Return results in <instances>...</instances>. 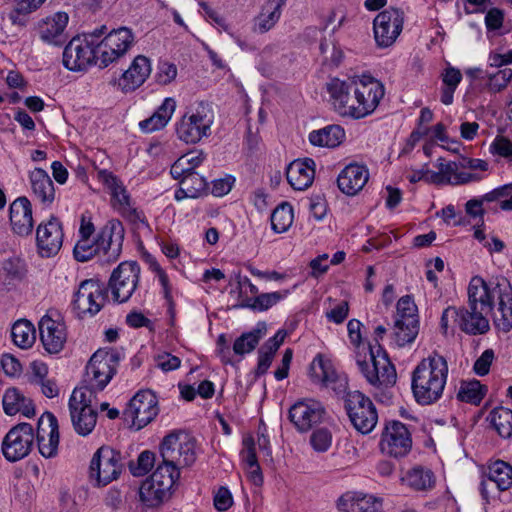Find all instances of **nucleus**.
<instances>
[{
	"label": "nucleus",
	"instance_id": "49",
	"mask_svg": "<svg viewBox=\"0 0 512 512\" xmlns=\"http://www.w3.org/2000/svg\"><path fill=\"white\" fill-rule=\"evenodd\" d=\"M263 335L264 332L260 328H256L250 332L243 333L235 340L233 344L234 353L242 356L252 352L258 345Z\"/></svg>",
	"mask_w": 512,
	"mask_h": 512
},
{
	"label": "nucleus",
	"instance_id": "30",
	"mask_svg": "<svg viewBox=\"0 0 512 512\" xmlns=\"http://www.w3.org/2000/svg\"><path fill=\"white\" fill-rule=\"evenodd\" d=\"M29 183L34 198L44 207H50L56 196L54 183L49 174L42 168L29 172Z\"/></svg>",
	"mask_w": 512,
	"mask_h": 512
},
{
	"label": "nucleus",
	"instance_id": "60",
	"mask_svg": "<svg viewBox=\"0 0 512 512\" xmlns=\"http://www.w3.org/2000/svg\"><path fill=\"white\" fill-rule=\"evenodd\" d=\"M235 183V178L227 175L224 178L215 179L212 182V194L217 197H222L228 194Z\"/></svg>",
	"mask_w": 512,
	"mask_h": 512
},
{
	"label": "nucleus",
	"instance_id": "21",
	"mask_svg": "<svg viewBox=\"0 0 512 512\" xmlns=\"http://www.w3.org/2000/svg\"><path fill=\"white\" fill-rule=\"evenodd\" d=\"M124 240V228L120 221H108L100 230L96 241L100 252L108 262L116 261L121 252Z\"/></svg>",
	"mask_w": 512,
	"mask_h": 512
},
{
	"label": "nucleus",
	"instance_id": "11",
	"mask_svg": "<svg viewBox=\"0 0 512 512\" xmlns=\"http://www.w3.org/2000/svg\"><path fill=\"white\" fill-rule=\"evenodd\" d=\"M345 409L353 427L361 434H369L376 426L378 414L371 399L360 391L348 392Z\"/></svg>",
	"mask_w": 512,
	"mask_h": 512
},
{
	"label": "nucleus",
	"instance_id": "23",
	"mask_svg": "<svg viewBox=\"0 0 512 512\" xmlns=\"http://www.w3.org/2000/svg\"><path fill=\"white\" fill-rule=\"evenodd\" d=\"M36 438L40 454L45 458H52L57 454L59 445V430L56 417L45 412L37 423Z\"/></svg>",
	"mask_w": 512,
	"mask_h": 512
},
{
	"label": "nucleus",
	"instance_id": "3",
	"mask_svg": "<svg viewBox=\"0 0 512 512\" xmlns=\"http://www.w3.org/2000/svg\"><path fill=\"white\" fill-rule=\"evenodd\" d=\"M445 357L434 352L423 358L411 373V391L420 405H431L442 396L448 378Z\"/></svg>",
	"mask_w": 512,
	"mask_h": 512
},
{
	"label": "nucleus",
	"instance_id": "9",
	"mask_svg": "<svg viewBox=\"0 0 512 512\" xmlns=\"http://www.w3.org/2000/svg\"><path fill=\"white\" fill-rule=\"evenodd\" d=\"M119 361L116 350H97L86 365L84 383L102 391L116 374Z\"/></svg>",
	"mask_w": 512,
	"mask_h": 512
},
{
	"label": "nucleus",
	"instance_id": "51",
	"mask_svg": "<svg viewBox=\"0 0 512 512\" xmlns=\"http://www.w3.org/2000/svg\"><path fill=\"white\" fill-rule=\"evenodd\" d=\"M74 257L77 261L86 262L95 255L101 254L97 241L90 238H80L74 247Z\"/></svg>",
	"mask_w": 512,
	"mask_h": 512
},
{
	"label": "nucleus",
	"instance_id": "58",
	"mask_svg": "<svg viewBox=\"0 0 512 512\" xmlns=\"http://www.w3.org/2000/svg\"><path fill=\"white\" fill-rule=\"evenodd\" d=\"M233 504L232 494L226 487H220L214 495V506L220 512L227 511Z\"/></svg>",
	"mask_w": 512,
	"mask_h": 512
},
{
	"label": "nucleus",
	"instance_id": "25",
	"mask_svg": "<svg viewBox=\"0 0 512 512\" xmlns=\"http://www.w3.org/2000/svg\"><path fill=\"white\" fill-rule=\"evenodd\" d=\"M40 340L45 350L51 354L60 352L67 340V331L64 322L60 319H53L44 315L39 323Z\"/></svg>",
	"mask_w": 512,
	"mask_h": 512
},
{
	"label": "nucleus",
	"instance_id": "29",
	"mask_svg": "<svg viewBox=\"0 0 512 512\" xmlns=\"http://www.w3.org/2000/svg\"><path fill=\"white\" fill-rule=\"evenodd\" d=\"M369 179V171L364 165L349 164L338 175L339 189L346 195L353 196L363 189Z\"/></svg>",
	"mask_w": 512,
	"mask_h": 512
},
{
	"label": "nucleus",
	"instance_id": "56",
	"mask_svg": "<svg viewBox=\"0 0 512 512\" xmlns=\"http://www.w3.org/2000/svg\"><path fill=\"white\" fill-rule=\"evenodd\" d=\"M489 150L494 155H499L512 161V142L503 136H497L490 144Z\"/></svg>",
	"mask_w": 512,
	"mask_h": 512
},
{
	"label": "nucleus",
	"instance_id": "61",
	"mask_svg": "<svg viewBox=\"0 0 512 512\" xmlns=\"http://www.w3.org/2000/svg\"><path fill=\"white\" fill-rule=\"evenodd\" d=\"M494 359V352L491 349L485 350L481 356L476 360L474 364V371L479 376H484L488 374L490 370V366Z\"/></svg>",
	"mask_w": 512,
	"mask_h": 512
},
{
	"label": "nucleus",
	"instance_id": "10",
	"mask_svg": "<svg viewBox=\"0 0 512 512\" xmlns=\"http://www.w3.org/2000/svg\"><path fill=\"white\" fill-rule=\"evenodd\" d=\"M102 32H94L85 38L74 37L65 46L63 51V65L71 71L85 70L94 60L98 61L96 40Z\"/></svg>",
	"mask_w": 512,
	"mask_h": 512
},
{
	"label": "nucleus",
	"instance_id": "20",
	"mask_svg": "<svg viewBox=\"0 0 512 512\" xmlns=\"http://www.w3.org/2000/svg\"><path fill=\"white\" fill-rule=\"evenodd\" d=\"M63 228L61 221L54 216L42 221L36 229V246L42 257L55 256L63 244Z\"/></svg>",
	"mask_w": 512,
	"mask_h": 512
},
{
	"label": "nucleus",
	"instance_id": "5",
	"mask_svg": "<svg viewBox=\"0 0 512 512\" xmlns=\"http://www.w3.org/2000/svg\"><path fill=\"white\" fill-rule=\"evenodd\" d=\"M214 118V111L208 103H198L176 122L177 137L187 144H196L208 138L212 133Z\"/></svg>",
	"mask_w": 512,
	"mask_h": 512
},
{
	"label": "nucleus",
	"instance_id": "40",
	"mask_svg": "<svg viewBox=\"0 0 512 512\" xmlns=\"http://www.w3.org/2000/svg\"><path fill=\"white\" fill-rule=\"evenodd\" d=\"M402 480L407 486L417 491L431 489L435 483L432 471L420 466L409 470Z\"/></svg>",
	"mask_w": 512,
	"mask_h": 512
},
{
	"label": "nucleus",
	"instance_id": "55",
	"mask_svg": "<svg viewBox=\"0 0 512 512\" xmlns=\"http://www.w3.org/2000/svg\"><path fill=\"white\" fill-rule=\"evenodd\" d=\"M512 79V69L504 68L499 70L497 73L488 76L487 87L492 93L502 91L507 87Z\"/></svg>",
	"mask_w": 512,
	"mask_h": 512
},
{
	"label": "nucleus",
	"instance_id": "2",
	"mask_svg": "<svg viewBox=\"0 0 512 512\" xmlns=\"http://www.w3.org/2000/svg\"><path fill=\"white\" fill-rule=\"evenodd\" d=\"M494 296H497V310L494 324L504 332L512 329V286L504 278L485 282L481 277H473L468 286V307L487 314L492 312Z\"/></svg>",
	"mask_w": 512,
	"mask_h": 512
},
{
	"label": "nucleus",
	"instance_id": "36",
	"mask_svg": "<svg viewBox=\"0 0 512 512\" xmlns=\"http://www.w3.org/2000/svg\"><path fill=\"white\" fill-rule=\"evenodd\" d=\"M285 0L268 1L260 15L255 20V30L260 33L269 31L278 22L281 16V8Z\"/></svg>",
	"mask_w": 512,
	"mask_h": 512
},
{
	"label": "nucleus",
	"instance_id": "7",
	"mask_svg": "<svg viewBox=\"0 0 512 512\" xmlns=\"http://www.w3.org/2000/svg\"><path fill=\"white\" fill-rule=\"evenodd\" d=\"M97 179L108 190L111 206L118 214L133 224L145 223L143 213L135 207L123 182L113 172L97 169Z\"/></svg>",
	"mask_w": 512,
	"mask_h": 512
},
{
	"label": "nucleus",
	"instance_id": "13",
	"mask_svg": "<svg viewBox=\"0 0 512 512\" xmlns=\"http://www.w3.org/2000/svg\"><path fill=\"white\" fill-rule=\"evenodd\" d=\"M134 43L135 35L130 28L120 27L112 30L97 43L99 66L107 67L119 60L132 48Z\"/></svg>",
	"mask_w": 512,
	"mask_h": 512
},
{
	"label": "nucleus",
	"instance_id": "39",
	"mask_svg": "<svg viewBox=\"0 0 512 512\" xmlns=\"http://www.w3.org/2000/svg\"><path fill=\"white\" fill-rule=\"evenodd\" d=\"M487 477L499 491L508 490L512 486V466L505 461L497 460L488 466Z\"/></svg>",
	"mask_w": 512,
	"mask_h": 512
},
{
	"label": "nucleus",
	"instance_id": "35",
	"mask_svg": "<svg viewBox=\"0 0 512 512\" xmlns=\"http://www.w3.org/2000/svg\"><path fill=\"white\" fill-rule=\"evenodd\" d=\"M171 492L146 479L139 488L140 501L147 508H156L163 504Z\"/></svg>",
	"mask_w": 512,
	"mask_h": 512
},
{
	"label": "nucleus",
	"instance_id": "12",
	"mask_svg": "<svg viewBox=\"0 0 512 512\" xmlns=\"http://www.w3.org/2000/svg\"><path fill=\"white\" fill-rule=\"evenodd\" d=\"M107 289L99 280L82 281L72 300L73 310L81 318L96 315L105 305Z\"/></svg>",
	"mask_w": 512,
	"mask_h": 512
},
{
	"label": "nucleus",
	"instance_id": "8",
	"mask_svg": "<svg viewBox=\"0 0 512 512\" xmlns=\"http://www.w3.org/2000/svg\"><path fill=\"white\" fill-rule=\"evenodd\" d=\"M487 315L478 309L449 306L442 313L440 326L445 334L456 327L470 335L484 334L490 328Z\"/></svg>",
	"mask_w": 512,
	"mask_h": 512
},
{
	"label": "nucleus",
	"instance_id": "59",
	"mask_svg": "<svg viewBox=\"0 0 512 512\" xmlns=\"http://www.w3.org/2000/svg\"><path fill=\"white\" fill-rule=\"evenodd\" d=\"M438 168V172L443 178L445 184H452L453 178L458 171V165L452 161H444V159L439 158L436 164Z\"/></svg>",
	"mask_w": 512,
	"mask_h": 512
},
{
	"label": "nucleus",
	"instance_id": "53",
	"mask_svg": "<svg viewBox=\"0 0 512 512\" xmlns=\"http://www.w3.org/2000/svg\"><path fill=\"white\" fill-rule=\"evenodd\" d=\"M21 403H25V397L16 388H9L5 391L2 399L4 412L7 415H15L20 410Z\"/></svg>",
	"mask_w": 512,
	"mask_h": 512
},
{
	"label": "nucleus",
	"instance_id": "27",
	"mask_svg": "<svg viewBox=\"0 0 512 512\" xmlns=\"http://www.w3.org/2000/svg\"><path fill=\"white\" fill-rule=\"evenodd\" d=\"M341 512H382L383 499L359 492H347L337 500Z\"/></svg>",
	"mask_w": 512,
	"mask_h": 512
},
{
	"label": "nucleus",
	"instance_id": "24",
	"mask_svg": "<svg viewBox=\"0 0 512 512\" xmlns=\"http://www.w3.org/2000/svg\"><path fill=\"white\" fill-rule=\"evenodd\" d=\"M69 16L56 12L38 21L36 30L39 38L48 45L61 46L67 40L66 27Z\"/></svg>",
	"mask_w": 512,
	"mask_h": 512
},
{
	"label": "nucleus",
	"instance_id": "52",
	"mask_svg": "<svg viewBox=\"0 0 512 512\" xmlns=\"http://www.w3.org/2000/svg\"><path fill=\"white\" fill-rule=\"evenodd\" d=\"M415 332L410 333V326L407 327L406 322L400 321L395 322L393 327V334L392 338L394 343L398 347H404L408 344H411L416 339L418 332H419V324H415Z\"/></svg>",
	"mask_w": 512,
	"mask_h": 512
},
{
	"label": "nucleus",
	"instance_id": "4",
	"mask_svg": "<svg viewBox=\"0 0 512 512\" xmlns=\"http://www.w3.org/2000/svg\"><path fill=\"white\" fill-rule=\"evenodd\" d=\"M374 333V340L378 346L376 348L372 346L369 347L371 363L358 359L357 365L360 372L372 386H392L397 379L396 369L390 362L387 353L379 345V340L382 339L386 333V328L379 325L375 328Z\"/></svg>",
	"mask_w": 512,
	"mask_h": 512
},
{
	"label": "nucleus",
	"instance_id": "6",
	"mask_svg": "<svg viewBox=\"0 0 512 512\" xmlns=\"http://www.w3.org/2000/svg\"><path fill=\"white\" fill-rule=\"evenodd\" d=\"M197 441L187 432L175 431L166 435L160 444V455L166 463L181 469L197 459Z\"/></svg>",
	"mask_w": 512,
	"mask_h": 512
},
{
	"label": "nucleus",
	"instance_id": "16",
	"mask_svg": "<svg viewBox=\"0 0 512 512\" xmlns=\"http://www.w3.org/2000/svg\"><path fill=\"white\" fill-rule=\"evenodd\" d=\"M404 13L398 8L380 12L373 21L374 39L378 47H390L403 29Z\"/></svg>",
	"mask_w": 512,
	"mask_h": 512
},
{
	"label": "nucleus",
	"instance_id": "62",
	"mask_svg": "<svg viewBox=\"0 0 512 512\" xmlns=\"http://www.w3.org/2000/svg\"><path fill=\"white\" fill-rule=\"evenodd\" d=\"M0 365L4 373L8 376H15L21 371L20 362L11 354L2 355Z\"/></svg>",
	"mask_w": 512,
	"mask_h": 512
},
{
	"label": "nucleus",
	"instance_id": "63",
	"mask_svg": "<svg viewBox=\"0 0 512 512\" xmlns=\"http://www.w3.org/2000/svg\"><path fill=\"white\" fill-rule=\"evenodd\" d=\"M504 13L498 8L490 9L485 16V25L488 30H498L502 27Z\"/></svg>",
	"mask_w": 512,
	"mask_h": 512
},
{
	"label": "nucleus",
	"instance_id": "17",
	"mask_svg": "<svg viewBox=\"0 0 512 512\" xmlns=\"http://www.w3.org/2000/svg\"><path fill=\"white\" fill-rule=\"evenodd\" d=\"M34 431L31 424L20 423L9 430L2 442L4 457L16 462L26 457L33 446Z\"/></svg>",
	"mask_w": 512,
	"mask_h": 512
},
{
	"label": "nucleus",
	"instance_id": "64",
	"mask_svg": "<svg viewBox=\"0 0 512 512\" xmlns=\"http://www.w3.org/2000/svg\"><path fill=\"white\" fill-rule=\"evenodd\" d=\"M462 80V74L459 69L449 66L442 73V81L445 87L455 89Z\"/></svg>",
	"mask_w": 512,
	"mask_h": 512
},
{
	"label": "nucleus",
	"instance_id": "54",
	"mask_svg": "<svg viewBox=\"0 0 512 512\" xmlns=\"http://www.w3.org/2000/svg\"><path fill=\"white\" fill-rule=\"evenodd\" d=\"M332 433L327 428H319L310 436V444L319 453L328 451L332 445Z\"/></svg>",
	"mask_w": 512,
	"mask_h": 512
},
{
	"label": "nucleus",
	"instance_id": "1",
	"mask_svg": "<svg viewBox=\"0 0 512 512\" xmlns=\"http://www.w3.org/2000/svg\"><path fill=\"white\" fill-rule=\"evenodd\" d=\"M334 110L342 117L364 118L377 108L385 94L381 82L370 76L347 81L333 78L327 83Z\"/></svg>",
	"mask_w": 512,
	"mask_h": 512
},
{
	"label": "nucleus",
	"instance_id": "45",
	"mask_svg": "<svg viewBox=\"0 0 512 512\" xmlns=\"http://www.w3.org/2000/svg\"><path fill=\"white\" fill-rule=\"evenodd\" d=\"M488 419L502 438H509L512 436V410L505 407L494 408Z\"/></svg>",
	"mask_w": 512,
	"mask_h": 512
},
{
	"label": "nucleus",
	"instance_id": "50",
	"mask_svg": "<svg viewBox=\"0 0 512 512\" xmlns=\"http://www.w3.org/2000/svg\"><path fill=\"white\" fill-rule=\"evenodd\" d=\"M155 464V454L149 450L140 453L136 461L129 463V470L135 477L146 475Z\"/></svg>",
	"mask_w": 512,
	"mask_h": 512
},
{
	"label": "nucleus",
	"instance_id": "47",
	"mask_svg": "<svg viewBox=\"0 0 512 512\" xmlns=\"http://www.w3.org/2000/svg\"><path fill=\"white\" fill-rule=\"evenodd\" d=\"M293 223V208L289 203L278 205L271 214V227L276 233H283Z\"/></svg>",
	"mask_w": 512,
	"mask_h": 512
},
{
	"label": "nucleus",
	"instance_id": "26",
	"mask_svg": "<svg viewBox=\"0 0 512 512\" xmlns=\"http://www.w3.org/2000/svg\"><path fill=\"white\" fill-rule=\"evenodd\" d=\"M9 220L13 233L21 237L32 234L34 219L32 204L26 196L16 198L9 206Z\"/></svg>",
	"mask_w": 512,
	"mask_h": 512
},
{
	"label": "nucleus",
	"instance_id": "37",
	"mask_svg": "<svg viewBox=\"0 0 512 512\" xmlns=\"http://www.w3.org/2000/svg\"><path fill=\"white\" fill-rule=\"evenodd\" d=\"M309 374L313 382L329 386L337 380V373L329 360L317 355L310 364Z\"/></svg>",
	"mask_w": 512,
	"mask_h": 512
},
{
	"label": "nucleus",
	"instance_id": "33",
	"mask_svg": "<svg viewBox=\"0 0 512 512\" xmlns=\"http://www.w3.org/2000/svg\"><path fill=\"white\" fill-rule=\"evenodd\" d=\"M345 138V132L339 125H328L309 133V142L317 147L335 148Z\"/></svg>",
	"mask_w": 512,
	"mask_h": 512
},
{
	"label": "nucleus",
	"instance_id": "44",
	"mask_svg": "<svg viewBox=\"0 0 512 512\" xmlns=\"http://www.w3.org/2000/svg\"><path fill=\"white\" fill-rule=\"evenodd\" d=\"M396 309L395 322H406L407 327L410 326V333H414L415 324H419V319L418 309L413 298L409 295L401 297L397 302Z\"/></svg>",
	"mask_w": 512,
	"mask_h": 512
},
{
	"label": "nucleus",
	"instance_id": "14",
	"mask_svg": "<svg viewBox=\"0 0 512 512\" xmlns=\"http://www.w3.org/2000/svg\"><path fill=\"white\" fill-rule=\"evenodd\" d=\"M159 413L158 400L151 390L138 391L123 412L130 427L140 430L152 422Z\"/></svg>",
	"mask_w": 512,
	"mask_h": 512
},
{
	"label": "nucleus",
	"instance_id": "41",
	"mask_svg": "<svg viewBox=\"0 0 512 512\" xmlns=\"http://www.w3.org/2000/svg\"><path fill=\"white\" fill-rule=\"evenodd\" d=\"M179 477L180 469L162 460V463L157 465L155 471L147 479L171 492Z\"/></svg>",
	"mask_w": 512,
	"mask_h": 512
},
{
	"label": "nucleus",
	"instance_id": "32",
	"mask_svg": "<svg viewBox=\"0 0 512 512\" xmlns=\"http://www.w3.org/2000/svg\"><path fill=\"white\" fill-rule=\"evenodd\" d=\"M176 110V100L172 97L164 99L157 110L147 119L140 121L139 127L144 133H152L163 129Z\"/></svg>",
	"mask_w": 512,
	"mask_h": 512
},
{
	"label": "nucleus",
	"instance_id": "42",
	"mask_svg": "<svg viewBox=\"0 0 512 512\" xmlns=\"http://www.w3.org/2000/svg\"><path fill=\"white\" fill-rule=\"evenodd\" d=\"M11 337L18 347L22 349L30 348L36 339L35 328L30 321L20 319L13 324Z\"/></svg>",
	"mask_w": 512,
	"mask_h": 512
},
{
	"label": "nucleus",
	"instance_id": "43",
	"mask_svg": "<svg viewBox=\"0 0 512 512\" xmlns=\"http://www.w3.org/2000/svg\"><path fill=\"white\" fill-rule=\"evenodd\" d=\"M72 425L77 434L89 435L95 428L97 413L94 409L70 410Z\"/></svg>",
	"mask_w": 512,
	"mask_h": 512
},
{
	"label": "nucleus",
	"instance_id": "15",
	"mask_svg": "<svg viewBox=\"0 0 512 512\" xmlns=\"http://www.w3.org/2000/svg\"><path fill=\"white\" fill-rule=\"evenodd\" d=\"M140 276V267L135 261L121 262L112 272L108 288L114 301L124 303L134 293Z\"/></svg>",
	"mask_w": 512,
	"mask_h": 512
},
{
	"label": "nucleus",
	"instance_id": "46",
	"mask_svg": "<svg viewBox=\"0 0 512 512\" xmlns=\"http://www.w3.org/2000/svg\"><path fill=\"white\" fill-rule=\"evenodd\" d=\"M486 387L476 379L462 380L457 392L460 401L478 405L484 398Z\"/></svg>",
	"mask_w": 512,
	"mask_h": 512
},
{
	"label": "nucleus",
	"instance_id": "22",
	"mask_svg": "<svg viewBox=\"0 0 512 512\" xmlns=\"http://www.w3.org/2000/svg\"><path fill=\"white\" fill-rule=\"evenodd\" d=\"M322 404L316 400L296 402L289 410V419L300 432H307L322 421L324 415Z\"/></svg>",
	"mask_w": 512,
	"mask_h": 512
},
{
	"label": "nucleus",
	"instance_id": "19",
	"mask_svg": "<svg viewBox=\"0 0 512 512\" xmlns=\"http://www.w3.org/2000/svg\"><path fill=\"white\" fill-rule=\"evenodd\" d=\"M411 446L407 427L400 421L387 422L380 441L381 451L393 457H402L410 451Z\"/></svg>",
	"mask_w": 512,
	"mask_h": 512
},
{
	"label": "nucleus",
	"instance_id": "34",
	"mask_svg": "<svg viewBox=\"0 0 512 512\" xmlns=\"http://www.w3.org/2000/svg\"><path fill=\"white\" fill-rule=\"evenodd\" d=\"M208 185L204 177L198 173L188 174L180 181V188L175 191V199L181 201L185 198H199L206 194Z\"/></svg>",
	"mask_w": 512,
	"mask_h": 512
},
{
	"label": "nucleus",
	"instance_id": "57",
	"mask_svg": "<svg viewBox=\"0 0 512 512\" xmlns=\"http://www.w3.org/2000/svg\"><path fill=\"white\" fill-rule=\"evenodd\" d=\"M177 76V67L173 63L161 62L158 65L155 75L159 84L167 85L171 83Z\"/></svg>",
	"mask_w": 512,
	"mask_h": 512
},
{
	"label": "nucleus",
	"instance_id": "18",
	"mask_svg": "<svg viewBox=\"0 0 512 512\" xmlns=\"http://www.w3.org/2000/svg\"><path fill=\"white\" fill-rule=\"evenodd\" d=\"M121 472L120 454L109 447H100L90 463V476L99 486L117 479Z\"/></svg>",
	"mask_w": 512,
	"mask_h": 512
},
{
	"label": "nucleus",
	"instance_id": "31",
	"mask_svg": "<svg viewBox=\"0 0 512 512\" xmlns=\"http://www.w3.org/2000/svg\"><path fill=\"white\" fill-rule=\"evenodd\" d=\"M315 162L311 158L295 160L287 168L286 178L295 190H305L313 183L315 176Z\"/></svg>",
	"mask_w": 512,
	"mask_h": 512
},
{
	"label": "nucleus",
	"instance_id": "48",
	"mask_svg": "<svg viewBox=\"0 0 512 512\" xmlns=\"http://www.w3.org/2000/svg\"><path fill=\"white\" fill-rule=\"evenodd\" d=\"M95 391L97 390L87 384L76 387L69 399V410L93 409L92 401L95 398Z\"/></svg>",
	"mask_w": 512,
	"mask_h": 512
},
{
	"label": "nucleus",
	"instance_id": "28",
	"mask_svg": "<svg viewBox=\"0 0 512 512\" xmlns=\"http://www.w3.org/2000/svg\"><path fill=\"white\" fill-rule=\"evenodd\" d=\"M150 73V60L143 55H138L119 78L118 87L122 92H132L146 81Z\"/></svg>",
	"mask_w": 512,
	"mask_h": 512
},
{
	"label": "nucleus",
	"instance_id": "38",
	"mask_svg": "<svg viewBox=\"0 0 512 512\" xmlns=\"http://www.w3.org/2000/svg\"><path fill=\"white\" fill-rule=\"evenodd\" d=\"M290 294L289 290L261 293L254 298H246L239 306L253 311H266L285 299Z\"/></svg>",
	"mask_w": 512,
	"mask_h": 512
}]
</instances>
